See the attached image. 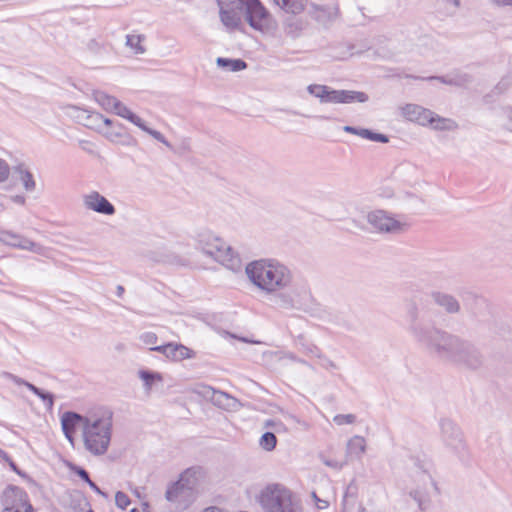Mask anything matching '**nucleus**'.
Segmentation results:
<instances>
[{
	"mask_svg": "<svg viewBox=\"0 0 512 512\" xmlns=\"http://www.w3.org/2000/svg\"><path fill=\"white\" fill-rule=\"evenodd\" d=\"M409 316L411 318L409 330L412 336L429 353L466 369L476 370L482 367L483 356L473 344L433 325L417 321L416 306L411 308Z\"/></svg>",
	"mask_w": 512,
	"mask_h": 512,
	"instance_id": "1",
	"label": "nucleus"
},
{
	"mask_svg": "<svg viewBox=\"0 0 512 512\" xmlns=\"http://www.w3.org/2000/svg\"><path fill=\"white\" fill-rule=\"evenodd\" d=\"M245 272L260 291L274 296L276 306L283 309L296 307L293 295L287 292L293 282V274L287 266L275 260L260 259L247 264Z\"/></svg>",
	"mask_w": 512,
	"mask_h": 512,
	"instance_id": "2",
	"label": "nucleus"
},
{
	"mask_svg": "<svg viewBox=\"0 0 512 512\" xmlns=\"http://www.w3.org/2000/svg\"><path fill=\"white\" fill-rule=\"evenodd\" d=\"M196 247L205 255L219 262L227 269L239 271L242 268L240 257L234 253L220 237L210 230H200L197 232Z\"/></svg>",
	"mask_w": 512,
	"mask_h": 512,
	"instance_id": "3",
	"label": "nucleus"
},
{
	"mask_svg": "<svg viewBox=\"0 0 512 512\" xmlns=\"http://www.w3.org/2000/svg\"><path fill=\"white\" fill-rule=\"evenodd\" d=\"M112 436L111 414L85 420L82 438L85 449L94 456L104 455L109 448Z\"/></svg>",
	"mask_w": 512,
	"mask_h": 512,
	"instance_id": "4",
	"label": "nucleus"
},
{
	"mask_svg": "<svg viewBox=\"0 0 512 512\" xmlns=\"http://www.w3.org/2000/svg\"><path fill=\"white\" fill-rule=\"evenodd\" d=\"M264 512H301L299 501L281 484H269L258 495Z\"/></svg>",
	"mask_w": 512,
	"mask_h": 512,
	"instance_id": "5",
	"label": "nucleus"
},
{
	"mask_svg": "<svg viewBox=\"0 0 512 512\" xmlns=\"http://www.w3.org/2000/svg\"><path fill=\"white\" fill-rule=\"evenodd\" d=\"M250 0H216L219 8V18L227 31L237 30L242 22V15L246 13Z\"/></svg>",
	"mask_w": 512,
	"mask_h": 512,
	"instance_id": "6",
	"label": "nucleus"
},
{
	"mask_svg": "<svg viewBox=\"0 0 512 512\" xmlns=\"http://www.w3.org/2000/svg\"><path fill=\"white\" fill-rule=\"evenodd\" d=\"M368 224L379 233L398 234L408 228V224L401 219L395 218L385 210H373L367 213Z\"/></svg>",
	"mask_w": 512,
	"mask_h": 512,
	"instance_id": "7",
	"label": "nucleus"
},
{
	"mask_svg": "<svg viewBox=\"0 0 512 512\" xmlns=\"http://www.w3.org/2000/svg\"><path fill=\"white\" fill-rule=\"evenodd\" d=\"M245 19L253 29L269 33L276 28V21L259 0H250Z\"/></svg>",
	"mask_w": 512,
	"mask_h": 512,
	"instance_id": "8",
	"label": "nucleus"
},
{
	"mask_svg": "<svg viewBox=\"0 0 512 512\" xmlns=\"http://www.w3.org/2000/svg\"><path fill=\"white\" fill-rule=\"evenodd\" d=\"M2 510H23L24 512H35L29 501L27 492L15 485H8L0 497Z\"/></svg>",
	"mask_w": 512,
	"mask_h": 512,
	"instance_id": "9",
	"label": "nucleus"
},
{
	"mask_svg": "<svg viewBox=\"0 0 512 512\" xmlns=\"http://www.w3.org/2000/svg\"><path fill=\"white\" fill-rule=\"evenodd\" d=\"M197 495L192 490L184 487L182 482L172 483L166 490L165 498L175 512H182L189 508Z\"/></svg>",
	"mask_w": 512,
	"mask_h": 512,
	"instance_id": "10",
	"label": "nucleus"
},
{
	"mask_svg": "<svg viewBox=\"0 0 512 512\" xmlns=\"http://www.w3.org/2000/svg\"><path fill=\"white\" fill-rule=\"evenodd\" d=\"M440 426L443 444L454 454L463 456L466 453V444L461 430L448 419L442 420Z\"/></svg>",
	"mask_w": 512,
	"mask_h": 512,
	"instance_id": "11",
	"label": "nucleus"
},
{
	"mask_svg": "<svg viewBox=\"0 0 512 512\" xmlns=\"http://www.w3.org/2000/svg\"><path fill=\"white\" fill-rule=\"evenodd\" d=\"M113 112L115 114H117L118 116L127 119L128 121H130L131 123H133L134 125L139 127L141 130H143L144 132L151 135L155 140L163 143L168 148H170V149L172 148V145L170 144V142H168L166 140V138L164 137V135L161 132L151 129L148 126H146L145 122L139 116L134 114L126 105H124L119 100H118L116 106L114 107Z\"/></svg>",
	"mask_w": 512,
	"mask_h": 512,
	"instance_id": "12",
	"label": "nucleus"
},
{
	"mask_svg": "<svg viewBox=\"0 0 512 512\" xmlns=\"http://www.w3.org/2000/svg\"><path fill=\"white\" fill-rule=\"evenodd\" d=\"M368 100V95L364 92L351 90H333L329 87L324 103L347 104L353 102L364 103Z\"/></svg>",
	"mask_w": 512,
	"mask_h": 512,
	"instance_id": "13",
	"label": "nucleus"
},
{
	"mask_svg": "<svg viewBox=\"0 0 512 512\" xmlns=\"http://www.w3.org/2000/svg\"><path fill=\"white\" fill-rule=\"evenodd\" d=\"M83 204L86 209L94 212L113 215L116 212L115 207L104 196L97 191H91L83 196Z\"/></svg>",
	"mask_w": 512,
	"mask_h": 512,
	"instance_id": "14",
	"label": "nucleus"
},
{
	"mask_svg": "<svg viewBox=\"0 0 512 512\" xmlns=\"http://www.w3.org/2000/svg\"><path fill=\"white\" fill-rule=\"evenodd\" d=\"M151 350L162 353L166 358L172 361L190 359L195 355L193 350L186 347L185 345L177 343H167L165 345L155 346L152 347Z\"/></svg>",
	"mask_w": 512,
	"mask_h": 512,
	"instance_id": "15",
	"label": "nucleus"
},
{
	"mask_svg": "<svg viewBox=\"0 0 512 512\" xmlns=\"http://www.w3.org/2000/svg\"><path fill=\"white\" fill-rule=\"evenodd\" d=\"M205 470L200 466H193L187 468L181 475L177 482H182V485L194 493H198V486L205 479Z\"/></svg>",
	"mask_w": 512,
	"mask_h": 512,
	"instance_id": "16",
	"label": "nucleus"
},
{
	"mask_svg": "<svg viewBox=\"0 0 512 512\" xmlns=\"http://www.w3.org/2000/svg\"><path fill=\"white\" fill-rule=\"evenodd\" d=\"M89 417H84L75 412H65L61 417V425L62 430L64 432L65 437L68 441L73 445L74 438L73 433L77 426L84 427L85 420H88Z\"/></svg>",
	"mask_w": 512,
	"mask_h": 512,
	"instance_id": "17",
	"label": "nucleus"
},
{
	"mask_svg": "<svg viewBox=\"0 0 512 512\" xmlns=\"http://www.w3.org/2000/svg\"><path fill=\"white\" fill-rule=\"evenodd\" d=\"M404 116L410 121H416L421 125L434 122V114L416 104H407L402 109Z\"/></svg>",
	"mask_w": 512,
	"mask_h": 512,
	"instance_id": "18",
	"label": "nucleus"
},
{
	"mask_svg": "<svg viewBox=\"0 0 512 512\" xmlns=\"http://www.w3.org/2000/svg\"><path fill=\"white\" fill-rule=\"evenodd\" d=\"M431 297L435 304L443 308L449 314L458 313L460 311L459 301L451 294L434 291Z\"/></svg>",
	"mask_w": 512,
	"mask_h": 512,
	"instance_id": "19",
	"label": "nucleus"
},
{
	"mask_svg": "<svg viewBox=\"0 0 512 512\" xmlns=\"http://www.w3.org/2000/svg\"><path fill=\"white\" fill-rule=\"evenodd\" d=\"M208 391L211 393L210 399L212 403L219 408L225 410H236L240 406V403L236 398L225 392L215 390L211 387H208Z\"/></svg>",
	"mask_w": 512,
	"mask_h": 512,
	"instance_id": "20",
	"label": "nucleus"
},
{
	"mask_svg": "<svg viewBox=\"0 0 512 512\" xmlns=\"http://www.w3.org/2000/svg\"><path fill=\"white\" fill-rule=\"evenodd\" d=\"M138 377L143 381L144 389L147 394H150L155 385L163 382V376L159 372L139 370Z\"/></svg>",
	"mask_w": 512,
	"mask_h": 512,
	"instance_id": "21",
	"label": "nucleus"
},
{
	"mask_svg": "<svg viewBox=\"0 0 512 512\" xmlns=\"http://www.w3.org/2000/svg\"><path fill=\"white\" fill-rule=\"evenodd\" d=\"M283 27L287 36L291 38H297L304 30L305 23L301 19L291 16L286 18Z\"/></svg>",
	"mask_w": 512,
	"mask_h": 512,
	"instance_id": "22",
	"label": "nucleus"
},
{
	"mask_svg": "<svg viewBox=\"0 0 512 512\" xmlns=\"http://www.w3.org/2000/svg\"><path fill=\"white\" fill-rule=\"evenodd\" d=\"M112 121L109 118L104 117L98 112L92 111L85 121V126L89 129L96 130L98 132L103 131V128H107L106 125H111Z\"/></svg>",
	"mask_w": 512,
	"mask_h": 512,
	"instance_id": "23",
	"label": "nucleus"
},
{
	"mask_svg": "<svg viewBox=\"0 0 512 512\" xmlns=\"http://www.w3.org/2000/svg\"><path fill=\"white\" fill-rule=\"evenodd\" d=\"M296 345L307 356H313V357H317V358H322V351H321V349L316 344L308 341L303 335H299L296 338Z\"/></svg>",
	"mask_w": 512,
	"mask_h": 512,
	"instance_id": "24",
	"label": "nucleus"
},
{
	"mask_svg": "<svg viewBox=\"0 0 512 512\" xmlns=\"http://www.w3.org/2000/svg\"><path fill=\"white\" fill-rule=\"evenodd\" d=\"M426 80H438L443 84L451 85V86H463L466 85L470 78L466 74H456V75H448V76H431L425 78Z\"/></svg>",
	"mask_w": 512,
	"mask_h": 512,
	"instance_id": "25",
	"label": "nucleus"
},
{
	"mask_svg": "<svg viewBox=\"0 0 512 512\" xmlns=\"http://www.w3.org/2000/svg\"><path fill=\"white\" fill-rule=\"evenodd\" d=\"M366 450V442L362 436H354L347 443V455L360 458Z\"/></svg>",
	"mask_w": 512,
	"mask_h": 512,
	"instance_id": "26",
	"label": "nucleus"
},
{
	"mask_svg": "<svg viewBox=\"0 0 512 512\" xmlns=\"http://www.w3.org/2000/svg\"><path fill=\"white\" fill-rule=\"evenodd\" d=\"M146 37L141 34H128L126 36V46L129 47L135 55H142L146 52L143 45Z\"/></svg>",
	"mask_w": 512,
	"mask_h": 512,
	"instance_id": "27",
	"label": "nucleus"
},
{
	"mask_svg": "<svg viewBox=\"0 0 512 512\" xmlns=\"http://www.w3.org/2000/svg\"><path fill=\"white\" fill-rule=\"evenodd\" d=\"M13 248L31 251L39 255H45L46 251V249L42 245L22 235H19V239L17 240L16 244H13Z\"/></svg>",
	"mask_w": 512,
	"mask_h": 512,
	"instance_id": "28",
	"label": "nucleus"
},
{
	"mask_svg": "<svg viewBox=\"0 0 512 512\" xmlns=\"http://www.w3.org/2000/svg\"><path fill=\"white\" fill-rule=\"evenodd\" d=\"M280 8L288 13L298 14L304 10L305 0H273Z\"/></svg>",
	"mask_w": 512,
	"mask_h": 512,
	"instance_id": "29",
	"label": "nucleus"
},
{
	"mask_svg": "<svg viewBox=\"0 0 512 512\" xmlns=\"http://www.w3.org/2000/svg\"><path fill=\"white\" fill-rule=\"evenodd\" d=\"M216 63L219 67L226 68L229 71L237 72L246 69L247 63L242 59H229L218 57Z\"/></svg>",
	"mask_w": 512,
	"mask_h": 512,
	"instance_id": "30",
	"label": "nucleus"
},
{
	"mask_svg": "<svg viewBox=\"0 0 512 512\" xmlns=\"http://www.w3.org/2000/svg\"><path fill=\"white\" fill-rule=\"evenodd\" d=\"M264 357H268L271 359H275L277 361H282L284 359L291 360L293 362H298L306 365L307 362L299 357H297L294 353L291 352H281V351H266L263 353Z\"/></svg>",
	"mask_w": 512,
	"mask_h": 512,
	"instance_id": "31",
	"label": "nucleus"
},
{
	"mask_svg": "<svg viewBox=\"0 0 512 512\" xmlns=\"http://www.w3.org/2000/svg\"><path fill=\"white\" fill-rule=\"evenodd\" d=\"M94 98L97 103L107 111H113L116 106L118 99L110 96L104 92L97 91L94 93Z\"/></svg>",
	"mask_w": 512,
	"mask_h": 512,
	"instance_id": "32",
	"label": "nucleus"
},
{
	"mask_svg": "<svg viewBox=\"0 0 512 512\" xmlns=\"http://www.w3.org/2000/svg\"><path fill=\"white\" fill-rule=\"evenodd\" d=\"M107 128H103L102 133L108 140L117 141L123 136L122 125L120 123L114 124L112 122L111 125H106Z\"/></svg>",
	"mask_w": 512,
	"mask_h": 512,
	"instance_id": "33",
	"label": "nucleus"
},
{
	"mask_svg": "<svg viewBox=\"0 0 512 512\" xmlns=\"http://www.w3.org/2000/svg\"><path fill=\"white\" fill-rule=\"evenodd\" d=\"M17 171L19 172L20 180L23 183L25 190L33 191L36 187V183L32 173L27 169H23L22 167H18Z\"/></svg>",
	"mask_w": 512,
	"mask_h": 512,
	"instance_id": "34",
	"label": "nucleus"
},
{
	"mask_svg": "<svg viewBox=\"0 0 512 512\" xmlns=\"http://www.w3.org/2000/svg\"><path fill=\"white\" fill-rule=\"evenodd\" d=\"M29 390L37 395L46 405L48 410H51L54 405V396L49 392H44L35 385H29Z\"/></svg>",
	"mask_w": 512,
	"mask_h": 512,
	"instance_id": "35",
	"label": "nucleus"
},
{
	"mask_svg": "<svg viewBox=\"0 0 512 512\" xmlns=\"http://www.w3.org/2000/svg\"><path fill=\"white\" fill-rule=\"evenodd\" d=\"M276 444L277 438L272 432L264 433L259 440L260 447L269 452L275 449Z\"/></svg>",
	"mask_w": 512,
	"mask_h": 512,
	"instance_id": "36",
	"label": "nucleus"
},
{
	"mask_svg": "<svg viewBox=\"0 0 512 512\" xmlns=\"http://www.w3.org/2000/svg\"><path fill=\"white\" fill-rule=\"evenodd\" d=\"M328 89V86L320 84H311L307 87L308 92L316 98H319L321 103H324Z\"/></svg>",
	"mask_w": 512,
	"mask_h": 512,
	"instance_id": "37",
	"label": "nucleus"
},
{
	"mask_svg": "<svg viewBox=\"0 0 512 512\" xmlns=\"http://www.w3.org/2000/svg\"><path fill=\"white\" fill-rule=\"evenodd\" d=\"M19 239V234L13 233L11 231H0V242L5 245L13 247V244H16Z\"/></svg>",
	"mask_w": 512,
	"mask_h": 512,
	"instance_id": "38",
	"label": "nucleus"
},
{
	"mask_svg": "<svg viewBox=\"0 0 512 512\" xmlns=\"http://www.w3.org/2000/svg\"><path fill=\"white\" fill-rule=\"evenodd\" d=\"M115 504L118 508L124 510L130 504V499L127 494L122 491H118L115 495Z\"/></svg>",
	"mask_w": 512,
	"mask_h": 512,
	"instance_id": "39",
	"label": "nucleus"
},
{
	"mask_svg": "<svg viewBox=\"0 0 512 512\" xmlns=\"http://www.w3.org/2000/svg\"><path fill=\"white\" fill-rule=\"evenodd\" d=\"M333 421L337 425L353 424L356 421V416L354 414H338L334 416Z\"/></svg>",
	"mask_w": 512,
	"mask_h": 512,
	"instance_id": "40",
	"label": "nucleus"
},
{
	"mask_svg": "<svg viewBox=\"0 0 512 512\" xmlns=\"http://www.w3.org/2000/svg\"><path fill=\"white\" fill-rule=\"evenodd\" d=\"M431 124L437 130H446V129H451L454 123L451 120H448L445 118H441V117L435 118L434 117V122Z\"/></svg>",
	"mask_w": 512,
	"mask_h": 512,
	"instance_id": "41",
	"label": "nucleus"
},
{
	"mask_svg": "<svg viewBox=\"0 0 512 512\" xmlns=\"http://www.w3.org/2000/svg\"><path fill=\"white\" fill-rule=\"evenodd\" d=\"M72 109L75 112L74 117L78 120V122L85 126V121H87L88 116H90L92 111L80 109L77 107H72Z\"/></svg>",
	"mask_w": 512,
	"mask_h": 512,
	"instance_id": "42",
	"label": "nucleus"
},
{
	"mask_svg": "<svg viewBox=\"0 0 512 512\" xmlns=\"http://www.w3.org/2000/svg\"><path fill=\"white\" fill-rule=\"evenodd\" d=\"M72 109L75 112L74 117L78 120V122L85 126V121H87L88 116H90L92 111L80 109L77 107H72Z\"/></svg>",
	"mask_w": 512,
	"mask_h": 512,
	"instance_id": "43",
	"label": "nucleus"
},
{
	"mask_svg": "<svg viewBox=\"0 0 512 512\" xmlns=\"http://www.w3.org/2000/svg\"><path fill=\"white\" fill-rule=\"evenodd\" d=\"M2 376L8 380H11L13 381L15 384L17 385H24L26 386L28 389H29V385H33L32 383H29L27 382L26 380L12 374V373H9V372H3L2 373Z\"/></svg>",
	"mask_w": 512,
	"mask_h": 512,
	"instance_id": "44",
	"label": "nucleus"
},
{
	"mask_svg": "<svg viewBox=\"0 0 512 512\" xmlns=\"http://www.w3.org/2000/svg\"><path fill=\"white\" fill-rule=\"evenodd\" d=\"M10 175V167L8 163L0 158V183L5 182Z\"/></svg>",
	"mask_w": 512,
	"mask_h": 512,
	"instance_id": "45",
	"label": "nucleus"
},
{
	"mask_svg": "<svg viewBox=\"0 0 512 512\" xmlns=\"http://www.w3.org/2000/svg\"><path fill=\"white\" fill-rule=\"evenodd\" d=\"M368 140L374 141V142H380V143H387L389 142V138L381 133H376L371 130H369V135L367 136Z\"/></svg>",
	"mask_w": 512,
	"mask_h": 512,
	"instance_id": "46",
	"label": "nucleus"
},
{
	"mask_svg": "<svg viewBox=\"0 0 512 512\" xmlns=\"http://www.w3.org/2000/svg\"><path fill=\"white\" fill-rule=\"evenodd\" d=\"M71 470L73 472H75L86 483H88L91 480L88 472L85 469H83L82 467L72 465Z\"/></svg>",
	"mask_w": 512,
	"mask_h": 512,
	"instance_id": "47",
	"label": "nucleus"
},
{
	"mask_svg": "<svg viewBox=\"0 0 512 512\" xmlns=\"http://www.w3.org/2000/svg\"><path fill=\"white\" fill-rule=\"evenodd\" d=\"M141 339L145 344H155L157 341V336L154 333L148 332L144 333L141 336Z\"/></svg>",
	"mask_w": 512,
	"mask_h": 512,
	"instance_id": "48",
	"label": "nucleus"
},
{
	"mask_svg": "<svg viewBox=\"0 0 512 512\" xmlns=\"http://www.w3.org/2000/svg\"><path fill=\"white\" fill-rule=\"evenodd\" d=\"M321 360V366L325 369H337V365L329 358L325 357L322 354V358H319Z\"/></svg>",
	"mask_w": 512,
	"mask_h": 512,
	"instance_id": "49",
	"label": "nucleus"
},
{
	"mask_svg": "<svg viewBox=\"0 0 512 512\" xmlns=\"http://www.w3.org/2000/svg\"><path fill=\"white\" fill-rule=\"evenodd\" d=\"M438 2L446 7L453 8V10H456L460 5L459 0H438Z\"/></svg>",
	"mask_w": 512,
	"mask_h": 512,
	"instance_id": "50",
	"label": "nucleus"
},
{
	"mask_svg": "<svg viewBox=\"0 0 512 512\" xmlns=\"http://www.w3.org/2000/svg\"><path fill=\"white\" fill-rule=\"evenodd\" d=\"M419 469L423 472V476L428 481L432 482V476L430 474V466L429 465H419Z\"/></svg>",
	"mask_w": 512,
	"mask_h": 512,
	"instance_id": "51",
	"label": "nucleus"
},
{
	"mask_svg": "<svg viewBox=\"0 0 512 512\" xmlns=\"http://www.w3.org/2000/svg\"><path fill=\"white\" fill-rule=\"evenodd\" d=\"M492 4L498 7H512V0H489Z\"/></svg>",
	"mask_w": 512,
	"mask_h": 512,
	"instance_id": "52",
	"label": "nucleus"
},
{
	"mask_svg": "<svg viewBox=\"0 0 512 512\" xmlns=\"http://www.w3.org/2000/svg\"><path fill=\"white\" fill-rule=\"evenodd\" d=\"M4 461L8 463V465L10 466V468H11L14 472H16V473H17V474H19V475H22V474H21V471L18 469L17 465L14 463V461H13L10 457H9V459H8V460H4Z\"/></svg>",
	"mask_w": 512,
	"mask_h": 512,
	"instance_id": "53",
	"label": "nucleus"
},
{
	"mask_svg": "<svg viewBox=\"0 0 512 512\" xmlns=\"http://www.w3.org/2000/svg\"><path fill=\"white\" fill-rule=\"evenodd\" d=\"M313 496L318 501L317 506H318L319 509H325V508L328 507V502L327 501L318 499L315 493H313Z\"/></svg>",
	"mask_w": 512,
	"mask_h": 512,
	"instance_id": "54",
	"label": "nucleus"
},
{
	"mask_svg": "<svg viewBox=\"0 0 512 512\" xmlns=\"http://www.w3.org/2000/svg\"><path fill=\"white\" fill-rule=\"evenodd\" d=\"M91 489H93L96 493L100 494V495H104V493L100 490V488L92 481L90 480L88 483H87Z\"/></svg>",
	"mask_w": 512,
	"mask_h": 512,
	"instance_id": "55",
	"label": "nucleus"
},
{
	"mask_svg": "<svg viewBox=\"0 0 512 512\" xmlns=\"http://www.w3.org/2000/svg\"><path fill=\"white\" fill-rule=\"evenodd\" d=\"M357 135L366 139L367 136L369 135V129L358 128Z\"/></svg>",
	"mask_w": 512,
	"mask_h": 512,
	"instance_id": "56",
	"label": "nucleus"
},
{
	"mask_svg": "<svg viewBox=\"0 0 512 512\" xmlns=\"http://www.w3.org/2000/svg\"><path fill=\"white\" fill-rule=\"evenodd\" d=\"M12 200L15 203H18V204H21V205H23L25 203V197L22 196V195H15V196H13Z\"/></svg>",
	"mask_w": 512,
	"mask_h": 512,
	"instance_id": "57",
	"label": "nucleus"
},
{
	"mask_svg": "<svg viewBox=\"0 0 512 512\" xmlns=\"http://www.w3.org/2000/svg\"><path fill=\"white\" fill-rule=\"evenodd\" d=\"M344 131H345V132H348V133H351V134H355V135H357L358 128L353 127V126H345V127H344Z\"/></svg>",
	"mask_w": 512,
	"mask_h": 512,
	"instance_id": "58",
	"label": "nucleus"
},
{
	"mask_svg": "<svg viewBox=\"0 0 512 512\" xmlns=\"http://www.w3.org/2000/svg\"><path fill=\"white\" fill-rule=\"evenodd\" d=\"M202 512H223V511L218 507L211 506V507L205 508Z\"/></svg>",
	"mask_w": 512,
	"mask_h": 512,
	"instance_id": "59",
	"label": "nucleus"
},
{
	"mask_svg": "<svg viewBox=\"0 0 512 512\" xmlns=\"http://www.w3.org/2000/svg\"><path fill=\"white\" fill-rule=\"evenodd\" d=\"M506 113H507V118L509 119V121L511 123V127H509V130L512 132V109L511 108L507 109Z\"/></svg>",
	"mask_w": 512,
	"mask_h": 512,
	"instance_id": "60",
	"label": "nucleus"
},
{
	"mask_svg": "<svg viewBox=\"0 0 512 512\" xmlns=\"http://www.w3.org/2000/svg\"><path fill=\"white\" fill-rule=\"evenodd\" d=\"M0 458L3 459V460H8L9 459V455L0 448Z\"/></svg>",
	"mask_w": 512,
	"mask_h": 512,
	"instance_id": "61",
	"label": "nucleus"
},
{
	"mask_svg": "<svg viewBox=\"0 0 512 512\" xmlns=\"http://www.w3.org/2000/svg\"><path fill=\"white\" fill-rule=\"evenodd\" d=\"M274 426H275L274 420L269 419L265 422V427H267V428L274 427Z\"/></svg>",
	"mask_w": 512,
	"mask_h": 512,
	"instance_id": "62",
	"label": "nucleus"
},
{
	"mask_svg": "<svg viewBox=\"0 0 512 512\" xmlns=\"http://www.w3.org/2000/svg\"><path fill=\"white\" fill-rule=\"evenodd\" d=\"M118 294L121 295L124 291V288L122 286L117 287Z\"/></svg>",
	"mask_w": 512,
	"mask_h": 512,
	"instance_id": "63",
	"label": "nucleus"
},
{
	"mask_svg": "<svg viewBox=\"0 0 512 512\" xmlns=\"http://www.w3.org/2000/svg\"><path fill=\"white\" fill-rule=\"evenodd\" d=\"M1 512H24L23 510H2Z\"/></svg>",
	"mask_w": 512,
	"mask_h": 512,
	"instance_id": "64",
	"label": "nucleus"
}]
</instances>
